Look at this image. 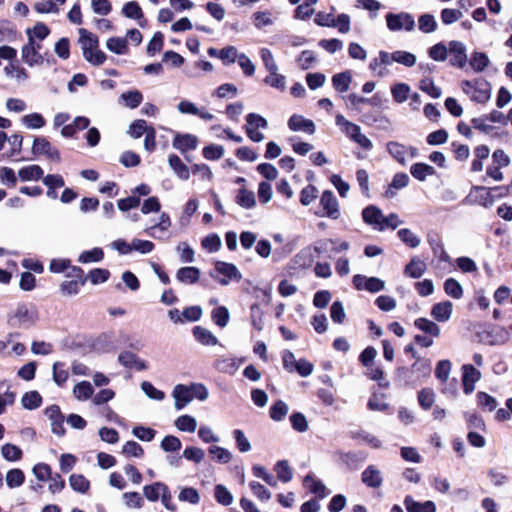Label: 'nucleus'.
Listing matches in <instances>:
<instances>
[{"instance_id":"nucleus-11","label":"nucleus","mask_w":512,"mask_h":512,"mask_svg":"<svg viewBox=\"0 0 512 512\" xmlns=\"http://www.w3.org/2000/svg\"><path fill=\"white\" fill-rule=\"evenodd\" d=\"M320 205L324 210L323 216H327L334 220L340 218L341 213L339 203L331 191L326 190L322 193L320 198Z\"/></svg>"},{"instance_id":"nucleus-60","label":"nucleus","mask_w":512,"mask_h":512,"mask_svg":"<svg viewBox=\"0 0 512 512\" xmlns=\"http://www.w3.org/2000/svg\"><path fill=\"white\" fill-rule=\"evenodd\" d=\"M435 401V393L430 388H425L418 393V402L421 408L428 410L432 407Z\"/></svg>"},{"instance_id":"nucleus-44","label":"nucleus","mask_w":512,"mask_h":512,"mask_svg":"<svg viewBox=\"0 0 512 512\" xmlns=\"http://www.w3.org/2000/svg\"><path fill=\"white\" fill-rule=\"evenodd\" d=\"M274 470L277 473V478L280 481L287 483L292 480L293 471L290 468L288 461H286V460L278 461L275 464Z\"/></svg>"},{"instance_id":"nucleus-10","label":"nucleus","mask_w":512,"mask_h":512,"mask_svg":"<svg viewBox=\"0 0 512 512\" xmlns=\"http://www.w3.org/2000/svg\"><path fill=\"white\" fill-rule=\"evenodd\" d=\"M386 150L391 157L402 165L406 164V157L410 153L411 157H415L417 149L414 147H407L397 141H389L386 144Z\"/></svg>"},{"instance_id":"nucleus-1","label":"nucleus","mask_w":512,"mask_h":512,"mask_svg":"<svg viewBox=\"0 0 512 512\" xmlns=\"http://www.w3.org/2000/svg\"><path fill=\"white\" fill-rule=\"evenodd\" d=\"M78 33V43L81 47L84 59L91 65H102L107 57L105 53L99 49L98 37L84 28L79 29Z\"/></svg>"},{"instance_id":"nucleus-24","label":"nucleus","mask_w":512,"mask_h":512,"mask_svg":"<svg viewBox=\"0 0 512 512\" xmlns=\"http://www.w3.org/2000/svg\"><path fill=\"white\" fill-rule=\"evenodd\" d=\"M453 304L450 301H443L432 307L431 315L438 322H446L451 318Z\"/></svg>"},{"instance_id":"nucleus-43","label":"nucleus","mask_w":512,"mask_h":512,"mask_svg":"<svg viewBox=\"0 0 512 512\" xmlns=\"http://www.w3.org/2000/svg\"><path fill=\"white\" fill-rule=\"evenodd\" d=\"M50 33L49 28L44 23H36L32 28H28L26 30V34L28 39H33V41H43Z\"/></svg>"},{"instance_id":"nucleus-31","label":"nucleus","mask_w":512,"mask_h":512,"mask_svg":"<svg viewBox=\"0 0 512 512\" xmlns=\"http://www.w3.org/2000/svg\"><path fill=\"white\" fill-rule=\"evenodd\" d=\"M65 0H39L35 3L34 9L38 13H57Z\"/></svg>"},{"instance_id":"nucleus-23","label":"nucleus","mask_w":512,"mask_h":512,"mask_svg":"<svg viewBox=\"0 0 512 512\" xmlns=\"http://www.w3.org/2000/svg\"><path fill=\"white\" fill-rule=\"evenodd\" d=\"M303 484L311 493L315 494L319 498H325L330 494V491L326 488L323 482L310 474L304 477Z\"/></svg>"},{"instance_id":"nucleus-48","label":"nucleus","mask_w":512,"mask_h":512,"mask_svg":"<svg viewBox=\"0 0 512 512\" xmlns=\"http://www.w3.org/2000/svg\"><path fill=\"white\" fill-rule=\"evenodd\" d=\"M391 94L395 102H405L410 94V87L406 83H397L391 87Z\"/></svg>"},{"instance_id":"nucleus-9","label":"nucleus","mask_w":512,"mask_h":512,"mask_svg":"<svg viewBox=\"0 0 512 512\" xmlns=\"http://www.w3.org/2000/svg\"><path fill=\"white\" fill-rule=\"evenodd\" d=\"M353 284L357 290H366L370 293H377L385 288L384 280L377 277H366L361 274L353 277Z\"/></svg>"},{"instance_id":"nucleus-14","label":"nucleus","mask_w":512,"mask_h":512,"mask_svg":"<svg viewBox=\"0 0 512 512\" xmlns=\"http://www.w3.org/2000/svg\"><path fill=\"white\" fill-rule=\"evenodd\" d=\"M448 56L450 57L451 65L459 68L464 67L467 62L465 45L460 41L449 42Z\"/></svg>"},{"instance_id":"nucleus-42","label":"nucleus","mask_w":512,"mask_h":512,"mask_svg":"<svg viewBox=\"0 0 512 512\" xmlns=\"http://www.w3.org/2000/svg\"><path fill=\"white\" fill-rule=\"evenodd\" d=\"M6 484L9 488H17L20 487L25 481V474L21 469L15 468L11 469L7 472Z\"/></svg>"},{"instance_id":"nucleus-21","label":"nucleus","mask_w":512,"mask_h":512,"mask_svg":"<svg viewBox=\"0 0 512 512\" xmlns=\"http://www.w3.org/2000/svg\"><path fill=\"white\" fill-rule=\"evenodd\" d=\"M173 147L181 153L196 149L198 139L192 134H177L173 140Z\"/></svg>"},{"instance_id":"nucleus-38","label":"nucleus","mask_w":512,"mask_h":512,"mask_svg":"<svg viewBox=\"0 0 512 512\" xmlns=\"http://www.w3.org/2000/svg\"><path fill=\"white\" fill-rule=\"evenodd\" d=\"M166 486L167 485L162 482L146 485L143 488V494L149 501L155 502L162 496V492L166 491Z\"/></svg>"},{"instance_id":"nucleus-7","label":"nucleus","mask_w":512,"mask_h":512,"mask_svg":"<svg viewBox=\"0 0 512 512\" xmlns=\"http://www.w3.org/2000/svg\"><path fill=\"white\" fill-rule=\"evenodd\" d=\"M492 191H501L499 196H504L508 193V188L494 187L488 189L482 186H475L471 190L470 197L473 199V202L484 207H489L495 201V196L492 194Z\"/></svg>"},{"instance_id":"nucleus-59","label":"nucleus","mask_w":512,"mask_h":512,"mask_svg":"<svg viewBox=\"0 0 512 512\" xmlns=\"http://www.w3.org/2000/svg\"><path fill=\"white\" fill-rule=\"evenodd\" d=\"M209 454L219 463H228L232 459V454L226 448L220 446H211L208 449Z\"/></svg>"},{"instance_id":"nucleus-56","label":"nucleus","mask_w":512,"mask_h":512,"mask_svg":"<svg viewBox=\"0 0 512 512\" xmlns=\"http://www.w3.org/2000/svg\"><path fill=\"white\" fill-rule=\"evenodd\" d=\"M419 30L423 33H432L437 29L435 17L431 14H423L418 19Z\"/></svg>"},{"instance_id":"nucleus-19","label":"nucleus","mask_w":512,"mask_h":512,"mask_svg":"<svg viewBox=\"0 0 512 512\" xmlns=\"http://www.w3.org/2000/svg\"><path fill=\"white\" fill-rule=\"evenodd\" d=\"M94 350L106 353L116 349V339L113 332L100 334L93 342Z\"/></svg>"},{"instance_id":"nucleus-27","label":"nucleus","mask_w":512,"mask_h":512,"mask_svg":"<svg viewBox=\"0 0 512 512\" xmlns=\"http://www.w3.org/2000/svg\"><path fill=\"white\" fill-rule=\"evenodd\" d=\"M21 54L22 60L30 67L41 65L44 61L43 55L28 44L22 47Z\"/></svg>"},{"instance_id":"nucleus-63","label":"nucleus","mask_w":512,"mask_h":512,"mask_svg":"<svg viewBox=\"0 0 512 512\" xmlns=\"http://www.w3.org/2000/svg\"><path fill=\"white\" fill-rule=\"evenodd\" d=\"M151 128V126H147V123L145 120H142V119H138L136 121H134L130 126H129V129L127 131V133L132 137V138H139L141 137L143 134H146L147 131Z\"/></svg>"},{"instance_id":"nucleus-35","label":"nucleus","mask_w":512,"mask_h":512,"mask_svg":"<svg viewBox=\"0 0 512 512\" xmlns=\"http://www.w3.org/2000/svg\"><path fill=\"white\" fill-rule=\"evenodd\" d=\"M410 173L415 179L425 181L428 176L435 173V169L425 163H415L411 166Z\"/></svg>"},{"instance_id":"nucleus-12","label":"nucleus","mask_w":512,"mask_h":512,"mask_svg":"<svg viewBox=\"0 0 512 512\" xmlns=\"http://www.w3.org/2000/svg\"><path fill=\"white\" fill-rule=\"evenodd\" d=\"M32 152L35 155H45L50 160H60L59 151L45 137H36L34 139Z\"/></svg>"},{"instance_id":"nucleus-15","label":"nucleus","mask_w":512,"mask_h":512,"mask_svg":"<svg viewBox=\"0 0 512 512\" xmlns=\"http://www.w3.org/2000/svg\"><path fill=\"white\" fill-rule=\"evenodd\" d=\"M362 219L364 223L379 231V227L384 223V214L377 206L369 205L362 210Z\"/></svg>"},{"instance_id":"nucleus-41","label":"nucleus","mask_w":512,"mask_h":512,"mask_svg":"<svg viewBox=\"0 0 512 512\" xmlns=\"http://www.w3.org/2000/svg\"><path fill=\"white\" fill-rule=\"evenodd\" d=\"M15 401V393L9 390L5 382H0V415L3 414L7 406Z\"/></svg>"},{"instance_id":"nucleus-50","label":"nucleus","mask_w":512,"mask_h":512,"mask_svg":"<svg viewBox=\"0 0 512 512\" xmlns=\"http://www.w3.org/2000/svg\"><path fill=\"white\" fill-rule=\"evenodd\" d=\"M69 483L74 491L86 493L90 488V482L81 474H72Z\"/></svg>"},{"instance_id":"nucleus-46","label":"nucleus","mask_w":512,"mask_h":512,"mask_svg":"<svg viewBox=\"0 0 512 512\" xmlns=\"http://www.w3.org/2000/svg\"><path fill=\"white\" fill-rule=\"evenodd\" d=\"M414 324L418 329L431 336L437 337L440 334L439 326L426 318H418L415 320Z\"/></svg>"},{"instance_id":"nucleus-4","label":"nucleus","mask_w":512,"mask_h":512,"mask_svg":"<svg viewBox=\"0 0 512 512\" xmlns=\"http://www.w3.org/2000/svg\"><path fill=\"white\" fill-rule=\"evenodd\" d=\"M210 276L223 286H227L231 281L239 282L242 279V274L236 265L224 261H217L215 263L214 270L210 272Z\"/></svg>"},{"instance_id":"nucleus-18","label":"nucleus","mask_w":512,"mask_h":512,"mask_svg":"<svg viewBox=\"0 0 512 512\" xmlns=\"http://www.w3.org/2000/svg\"><path fill=\"white\" fill-rule=\"evenodd\" d=\"M288 126L292 131H301L309 135L315 133L316 127L312 120L306 119L301 115H292L288 121Z\"/></svg>"},{"instance_id":"nucleus-2","label":"nucleus","mask_w":512,"mask_h":512,"mask_svg":"<svg viewBox=\"0 0 512 512\" xmlns=\"http://www.w3.org/2000/svg\"><path fill=\"white\" fill-rule=\"evenodd\" d=\"M38 320V312L33 304L18 303L8 314V323L13 328H30Z\"/></svg>"},{"instance_id":"nucleus-8","label":"nucleus","mask_w":512,"mask_h":512,"mask_svg":"<svg viewBox=\"0 0 512 512\" xmlns=\"http://www.w3.org/2000/svg\"><path fill=\"white\" fill-rule=\"evenodd\" d=\"M246 132L248 137L254 142H261L264 135L258 129H266L268 126L267 120L256 113H249L246 116Z\"/></svg>"},{"instance_id":"nucleus-3","label":"nucleus","mask_w":512,"mask_h":512,"mask_svg":"<svg viewBox=\"0 0 512 512\" xmlns=\"http://www.w3.org/2000/svg\"><path fill=\"white\" fill-rule=\"evenodd\" d=\"M462 91L474 102L484 104L491 98V84L483 79L465 80L461 84Z\"/></svg>"},{"instance_id":"nucleus-16","label":"nucleus","mask_w":512,"mask_h":512,"mask_svg":"<svg viewBox=\"0 0 512 512\" xmlns=\"http://www.w3.org/2000/svg\"><path fill=\"white\" fill-rule=\"evenodd\" d=\"M361 481L369 488H380L383 483L382 472L375 465H369L362 472Z\"/></svg>"},{"instance_id":"nucleus-51","label":"nucleus","mask_w":512,"mask_h":512,"mask_svg":"<svg viewBox=\"0 0 512 512\" xmlns=\"http://www.w3.org/2000/svg\"><path fill=\"white\" fill-rule=\"evenodd\" d=\"M176 251L182 263H193L195 261V252L187 242H180L176 246Z\"/></svg>"},{"instance_id":"nucleus-45","label":"nucleus","mask_w":512,"mask_h":512,"mask_svg":"<svg viewBox=\"0 0 512 512\" xmlns=\"http://www.w3.org/2000/svg\"><path fill=\"white\" fill-rule=\"evenodd\" d=\"M268 75L265 77L264 82L276 89L284 90L286 87V78L284 75L278 73V70L267 71Z\"/></svg>"},{"instance_id":"nucleus-34","label":"nucleus","mask_w":512,"mask_h":512,"mask_svg":"<svg viewBox=\"0 0 512 512\" xmlns=\"http://www.w3.org/2000/svg\"><path fill=\"white\" fill-rule=\"evenodd\" d=\"M174 425L179 431L193 433L197 429V420L193 416L185 414L179 416Z\"/></svg>"},{"instance_id":"nucleus-37","label":"nucleus","mask_w":512,"mask_h":512,"mask_svg":"<svg viewBox=\"0 0 512 512\" xmlns=\"http://www.w3.org/2000/svg\"><path fill=\"white\" fill-rule=\"evenodd\" d=\"M106 48L117 55H124L128 52L127 39L111 37L106 41Z\"/></svg>"},{"instance_id":"nucleus-6","label":"nucleus","mask_w":512,"mask_h":512,"mask_svg":"<svg viewBox=\"0 0 512 512\" xmlns=\"http://www.w3.org/2000/svg\"><path fill=\"white\" fill-rule=\"evenodd\" d=\"M387 28L391 32H411L415 28L414 17L408 12L388 13L386 15Z\"/></svg>"},{"instance_id":"nucleus-33","label":"nucleus","mask_w":512,"mask_h":512,"mask_svg":"<svg viewBox=\"0 0 512 512\" xmlns=\"http://www.w3.org/2000/svg\"><path fill=\"white\" fill-rule=\"evenodd\" d=\"M94 389L90 382L81 381L78 382L73 388V396L78 401H86L93 395Z\"/></svg>"},{"instance_id":"nucleus-5","label":"nucleus","mask_w":512,"mask_h":512,"mask_svg":"<svg viewBox=\"0 0 512 512\" xmlns=\"http://www.w3.org/2000/svg\"><path fill=\"white\" fill-rule=\"evenodd\" d=\"M452 364L449 360H441L437 363L435 369V376L440 381L442 388L441 392L445 395H455L457 392V380L450 379Z\"/></svg>"},{"instance_id":"nucleus-26","label":"nucleus","mask_w":512,"mask_h":512,"mask_svg":"<svg viewBox=\"0 0 512 512\" xmlns=\"http://www.w3.org/2000/svg\"><path fill=\"white\" fill-rule=\"evenodd\" d=\"M404 505L408 512H436V506L432 501L423 503L415 501L412 497L406 496Z\"/></svg>"},{"instance_id":"nucleus-58","label":"nucleus","mask_w":512,"mask_h":512,"mask_svg":"<svg viewBox=\"0 0 512 512\" xmlns=\"http://www.w3.org/2000/svg\"><path fill=\"white\" fill-rule=\"evenodd\" d=\"M490 61L488 56L482 52H475L470 59V65L476 72H482L489 65Z\"/></svg>"},{"instance_id":"nucleus-20","label":"nucleus","mask_w":512,"mask_h":512,"mask_svg":"<svg viewBox=\"0 0 512 512\" xmlns=\"http://www.w3.org/2000/svg\"><path fill=\"white\" fill-rule=\"evenodd\" d=\"M171 227V219L169 215L165 212L161 213L159 217V221L149 226L145 229V233H147L149 236L155 238V239H161V234L168 231V229Z\"/></svg>"},{"instance_id":"nucleus-25","label":"nucleus","mask_w":512,"mask_h":512,"mask_svg":"<svg viewBox=\"0 0 512 512\" xmlns=\"http://www.w3.org/2000/svg\"><path fill=\"white\" fill-rule=\"evenodd\" d=\"M168 164L173 172L181 180H188L190 178L189 167L175 154L168 157Z\"/></svg>"},{"instance_id":"nucleus-53","label":"nucleus","mask_w":512,"mask_h":512,"mask_svg":"<svg viewBox=\"0 0 512 512\" xmlns=\"http://www.w3.org/2000/svg\"><path fill=\"white\" fill-rule=\"evenodd\" d=\"M411 372L418 379L428 377L431 373V363L429 360L419 359L411 367Z\"/></svg>"},{"instance_id":"nucleus-40","label":"nucleus","mask_w":512,"mask_h":512,"mask_svg":"<svg viewBox=\"0 0 512 512\" xmlns=\"http://www.w3.org/2000/svg\"><path fill=\"white\" fill-rule=\"evenodd\" d=\"M21 122L28 129H41L46 123L44 117L36 112L24 115Z\"/></svg>"},{"instance_id":"nucleus-39","label":"nucleus","mask_w":512,"mask_h":512,"mask_svg":"<svg viewBox=\"0 0 512 512\" xmlns=\"http://www.w3.org/2000/svg\"><path fill=\"white\" fill-rule=\"evenodd\" d=\"M236 203L244 209H251L256 205L255 195L252 191L241 188L236 196Z\"/></svg>"},{"instance_id":"nucleus-47","label":"nucleus","mask_w":512,"mask_h":512,"mask_svg":"<svg viewBox=\"0 0 512 512\" xmlns=\"http://www.w3.org/2000/svg\"><path fill=\"white\" fill-rule=\"evenodd\" d=\"M214 497L216 501L223 506H229L234 499L231 492L222 484L215 486Z\"/></svg>"},{"instance_id":"nucleus-29","label":"nucleus","mask_w":512,"mask_h":512,"mask_svg":"<svg viewBox=\"0 0 512 512\" xmlns=\"http://www.w3.org/2000/svg\"><path fill=\"white\" fill-rule=\"evenodd\" d=\"M426 271V264L418 257H413L405 266L404 274L411 278H420Z\"/></svg>"},{"instance_id":"nucleus-57","label":"nucleus","mask_w":512,"mask_h":512,"mask_svg":"<svg viewBox=\"0 0 512 512\" xmlns=\"http://www.w3.org/2000/svg\"><path fill=\"white\" fill-rule=\"evenodd\" d=\"M1 454L7 461L15 462L21 459L22 450L16 445L7 443L2 446Z\"/></svg>"},{"instance_id":"nucleus-52","label":"nucleus","mask_w":512,"mask_h":512,"mask_svg":"<svg viewBox=\"0 0 512 512\" xmlns=\"http://www.w3.org/2000/svg\"><path fill=\"white\" fill-rule=\"evenodd\" d=\"M215 367L222 373L233 374L239 365L235 359L223 357L216 360Z\"/></svg>"},{"instance_id":"nucleus-55","label":"nucleus","mask_w":512,"mask_h":512,"mask_svg":"<svg viewBox=\"0 0 512 512\" xmlns=\"http://www.w3.org/2000/svg\"><path fill=\"white\" fill-rule=\"evenodd\" d=\"M21 402L24 408L32 410L41 405L42 397L37 391H30L23 395Z\"/></svg>"},{"instance_id":"nucleus-36","label":"nucleus","mask_w":512,"mask_h":512,"mask_svg":"<svg viewBox=\"0 0 512 512\" xmlns=\"http://www.w3.org/2000/svg\"><path fill=\"white\" fill-rule=\"evenodd\" d=\"M352 81V76L349 71L335 74L332 77V85L338 92H346Z\"/></svg>"},{"instance_id":"nucleus-32","label":"nucleus","mask_w":512,"mask_h":512,"mask_svg":"<svg viewBox=\"0 0 512 512\" xmlns=\"http://www.w3.org/2000/svg\"><path fill=\"white\" fill-rule=\"evenodd\" d=\"M193 335L202 345L214 346L218 343L217 338L208 329L201 326L193 328Z\"/></svg>"},{"instance_id":"nucleus-62","label":"nucleus","mask_w":512,"mask_h":512,"mask_svg":"<svg viewBox=\"0 0 512 512\" xmlns=\"http://www.w3.org/2000/svg\"><path fill=\"white\" fill-rule=\"evenodd\" d=\"M477 403L479 407L486 409L489 412L494 411L498 404L497 400L486 392L477 393Z\"/></svg>"},{"instance_id":"nucleus-22","label":"nucleus","mask_w":512,"mask_h":512,"mask_svg":"<svg viewBox=\"0 0 512 512\" xmlns=\"http://www.w3.org/2000/svg\"><path fill=\"white\" fill-rule=\"evenodd\" d=\"M201 272L197 267L185 266L176 272V279L183 284H195L200 279Z\"/></svg>"},{"instance_id":"nucleus-28","label":"nucleus","mask_w":512,"mask_h":512,"mask_svg":"<svg viewBox=\"0 0 512 512\" xmlns=\"http://www.w3.org/2000/svg\"><path fill=\"white\" fill-rule=\"evenodd\" d=\"M336 125L340 127L341 131L346 134L351 140L361 131L359 125L350 122L342 114H337L335 117Z\"/></svg>"},{"instance_id":"nucleus-61","label":"nucleus","mask_w":512,"mask_h":512,"mask_svg":"<svg viewBox=\"0 0 512 512\" xmlns=\"http://www.w3.org/2000/svg\"><path fill=\"white\" fill-rule=\"evenodd\" d=\"M239 52L236 47L234 46H227L221 50H219V59L223 62L225 65H230L236 62L237 58L239 57Z\"/></svg>"},{"instance_id":"nucleus-30","label":"nucleus","mask_w":512,"mask_h":512,"mask_svg":"<svg viewBox=\"0 0 512 512\" xmlns=\"http://www.w3.org/2000/svg\"><path fill=\"white\" fill-rule=\"evenodd\" d=\"M43 169L36 164L25 166L18 171V176L22 181H37L43 178Z\"/></svg>"},{"instance_id":"nucleus-17","label":"nucleus","mask_w":512,"mask_h":512,"mask_svg":"<svg viewBox=\"0 0 512 512\" xmlns=\"http://www.w3.org/2000/svg\"><path fill=\"white\" fill-rule=\"evenodd\" d=\"M172 397L174 398V406L176 410L183 409L193 400L190 387L183 384H177L174 387Z\"/></svg>"},{"instance_id":"nucleus-64","label":"nucleus","mask_w":512,"mask_h":512,"mask_svg":"<svg viewBox=\"0 0 512 512\" xmlns=\"http://www.w3.org/2000/svg\"><path fill=\"white\" fill-rule=\"evenodd\" d=\"M121 99L125 102V105L131 109H134L140 105L143 96L140 91H128L121 95Z\"/></svg>"},{"instance_id":"nucleus-54","label":"nucleus","mask_w":512,"mask_h":512,"mask_svg":"<svg viewBox=\"0 0 512 512\" xmlns=\"http://www.w3.org/2000/svg\"><path fill=\"white\" fill-rule=\"evenodd\" d=\"M444 291L448 296H450L454 299H460L463 295L462 286L454 278H448L444 282Z\"/></svg>"},{"instance_id":"nucleus-13","label":"nucleus","mask_w":512,"mask_h":512,"mask_svg":"<svg viewBox=\"0 0 512 512\" xmlns=\"http://www.w3.org/2000/svg\"><path fill=\"white\" fill-rule=\"evenodd\" d=\"M463 390L465 394H471L475 390V384L481 379V372L471 364L462 366Z\"/></svg>"},{"instance_id":"nucleus-49","label":"nucleus","mask_w":512,"mask_h":512,"mask_svg":"<svg viewBox=\"0 0 512 512\" xmlns=\"http://www.w3.org/2000/svg\"><path fill=\"white\" fill-rule=\"evenodd\" d=\"M399 239L410 248H416L420 245V238L408 228L400 229L397 232Z\"/></svg>"}]
</instances>
